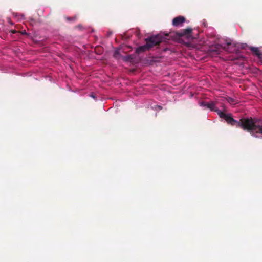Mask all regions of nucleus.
<instances>
[{"mask_svg":"<svg viewBox=\"0 0 262 262\" xmlns=\"http://www.w3.org/2000/svg\"><path fill=\"white\" fill-rule=\"evenodd\" d=\"M185 18L183 16H178L174 18L172 20V25L174 26L178 27L182 25L185 22Z\"/></svg>","mask_w":262,"mask_h":262,"instance_id":"4","label":"nucleus"},{"mask_svg":"<svg viewBox=\"0 0 262 262\" xmlns=\"http://www.w3.org/2000/svg\"><path fill=\"white\" fill-rule=\"evenodd\" d=\"M157 107H158V108H159V109H160V110H161V109H162V107H161V106H159V105H158V106H157Z\"/></svg>","mask_w":262,"mask_h":262,"instance_id":"7","label":"nucleus"},{"mask_svg":"<svg viewBox=\"0 0 262 262\" xmlns=\"http://www.w3.org/2000/svg\"><path fill=\"white\" fill-rule=\"evenodd\" d=\"M199 104L200 106L204 107L205 109L208 108L211 111H213L217 112L220 118L224 119L228 124H230L232 125L241 126L243 128V126L242 125V120L243 119H250L249 118H242L240 119V121H237L232 118L231 114H225L217 109L215 106V103L214 102H211L209 103L202 101L201 102H199Z\"/></svg>","mask_w":262,"mask_h":262,"instance_id":"1","label":"nucleus"},{"mask_svg":"<svg viewBox=\"0 0 262 262\" xmlns=\"http://www.w3.org/2000/svg\"><path fill=\"white\" fill-rule=\"evenodd\" d=\"M162 38L159 35L151 37L147 39L146 45L141 46L138 49V51H145L149 48L159 43L161 41Z\"/></svg>","mask_w":262,"mask_h":262,"instance_id":"3","label":"nucleus"},{"mask_svg":"<svg viewBox=\"0 0 262 262\" xmlns=\"http://www.w3.org/2000/svg\"><path fill=\"white\" fill-rule=\"evenodd\" d=\"M253 51L255 53L256 55L257 56L259 59H262V53L260 52L258 49L255 48L253 49Z\"/></svg>","mask_w":262,"mask_h":262,"instance_id":"5","label":"nucleus"},{"mask_svg":"<svg viewBox=\"0 0 262 262\" xmlns=\"http://www.w3.org/2000/svg\"><path fill=\"white\" fill-rule=\"evenodd\" d=\"M243 129L248 131H255L262 134V120L259 119H243Z\"/></svg>","mask_w":262,"mask_h":262,"instance_id":"2","label":"nucleus"},{"mask_svg":"<svg viewBox=\"0 0 262 262\" xmlns=\"http://www.w3.org/2000/svg\"><path fill=\"white\" fill-rule=\"evenodd\" d=\"M228 101V102L231 104H234V103H236L238 102L237 101H236L237 99H227Z\"/></svg>","mask_w":262,"mask_h":262,"instance_id":"6","label":"nucleus"}]
</instances>
